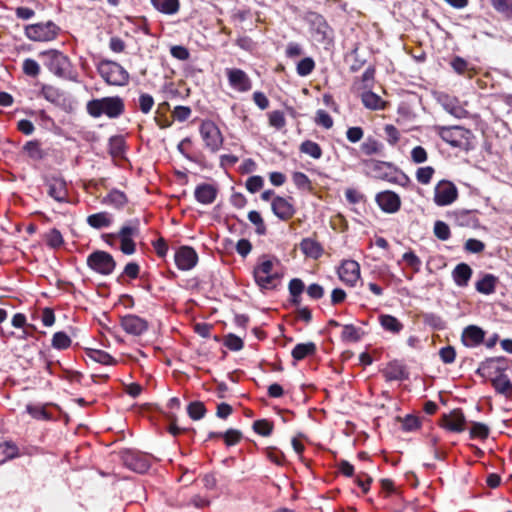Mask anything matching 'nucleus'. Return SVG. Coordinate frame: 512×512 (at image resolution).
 I'll return each mask as SVG.
<instances>
[{
    "instance_id": "nucleus-39",
    "label": "nucleus",
    "mask_w": 512,
    "mask_h": 512,
    "mask_svg": "<svg viewBox=\"0 0 512 512\" xmlns=\"http://www.w3.org/2000/svg\"><path fill=\"white\" fill-rule=\"evenodd\" d=\"M23 150L26 152L29 158L35 161L42 160L45 156L44 151L41 149L40 143L37 140L28 141Z\"/></svg>"
},
{
    "instance_id": "nucleus-14",
    "label": "nucleus",
    "mask_w": 512,
    "mask_h": 512,
    "mask_svg": "<svg viewBox=\"0 0 512 512\" xmlns=\"http://www.w3.org/2000/svg\"><path fill=\"white\" fill-rule=\"evenodd\" d=\"M225 75L229 86L234 91L246 93L252 89V81L244 70L240 68H226Z\"/></svg>"
},
{
    "instance_id": "nucleus-8",
    "label": "nucleus",
    "mask_w": 512,
    "mask_h": 512,
    "mask_svg": "<svg viewBox=\"0 0 512 512\" xmlns=\"http://www.w3.org/2000/svg\"><path fill=\"white\" fill-rule=\"evenodd\" d=\"M139 220H131L121 227L118 233L106 234L107 238L120 240V250L126 255H132L136 251V244L134 238L138 237Z\"/></svg>"
},
{
    "instance_id": "nucleus-1",
    "label": "nucleus",
    "mask_w": 512,
    "mask_h": 512,
    "mask_svg": "<svg viewBox=\"0 0 512 512\" xmlns=\"http://www.w3.org/2000/svg\"><path fill=\"white\" fill-rule=\"evenodd\" d=\"M506 368L507 365L505 357H494L481 362L477 369V373L482 376L499 373L495 378L492 379V386L497 393L507 397L512 391V382L509 377L503 373Z\"/></svg>"
},
{
    "instance_id": "nucleus-34",
    "label": "nucleus",
    "mask_w": 512,
    "mask_h": 512,
    "mask_svg": "<svg viewBox=\"0 0 512 512\" xmlns=\"http://www.w3.org/2000/svg\"><path fill=\"white\" fill-rule=\"evenodd\" d=\"M301 251L310 258L318 259L323 253L322 246L311 238H304L300 243Z\"/></svg>"
},
{
    "instance_id": "nucleus-44",
    "label": "nucleus",
    "mask_w": 512,
    "mask_h": 512,
    "mask_svg": "<svg viewBox=\"0 0 512 512\" xmlns=\"http://www.w3.org/2000/svg\"><path fill=\"white\" fill-rule=\"evenodd\" d=\"M45 241L47 246L52 249H58L64 244V239L61 232L53 228L45 235Z\"/></svg>"
},
{
    "instance_id": "nucleus-50",
    "label": "nucleus",
    "mask_w": 512,
    "mask_h": 512,
    "mask_svg": "<svg viewBox=\"0 0 512 512\" xmlns=\"http://www.w3.org/2000/svg\"><path fill=\"white\" fill-rule=\"evenodd\" d=\"M253 430L257 434L266 437V436L271 435V433L273 431V424H272V422H270L266 419L256 420L253 423Z\"/></svg>"
},
{
    "instance_id": "nucleus-24",
    "label": "nucleus",
    "mask_w": 512,
    "mask_h": 512,
    "mask_svg": "<svg viewBox=\"0 0 512 512\" xmlns=\"http://www.w3.org/2000/svg\"><path fill=\"white\" fill-rule=\"evenodd\" d=\"M484 337L485 331L482 328L476 325H469L464 328L461 341L464 346L473 348L479 346L484 341Z\"/></svg>"
},
{
    "instance_id": "nucleus-60",
    "label": "nucleus",
    "mask_w": 512,
    "mask_h": 512,
    "mask_svg": "<svg viewBox=\"0 0 512 512\" xmlns=\"http://www.w3.org/2000/svg\"><path fill=\"white\" fill-rule=\"evenodd\" d=\"M315 123L325 129H330L334 122L328 112L320 109L316 112Z\"/></svg>"
},
{
    "instance_id": "nucleus-51",
    "label": "nucleus",
    "mask_w": 512,
    "mask_h": 512,
    "mask_svg": "<svg viewBox=\"0 0 512 512\" xmlns=\"http://www.w3.org/2000/svg\"><path fill=\"white\" fill-rule=\"evenodd\" d=\"M268 118H269L270 126L276 128L278 130L284 128L286 125L285 115L280 110L271 111L268 114Z\"/></svg>"
},
{
    "instance_id": "nucleus-17",
    "label": "nucleus",
    "mask_w": 512,
    "mask_h": 512,
    "mask_svg": "<svg viewBox=\"0 0 512 512\" xmlns=\"http://www.w3.org/2000/svg\"><path fill=\"white\" fill-rule=\"evenodd\" d=\"M120 326L130 335L141 336L149 328L147 320L135 314H127L120 318Z\"/></svg>"
},
{
    "instance_id": "nucleus-5",
    "label": "nucleus",
    "mask_w": 512,
    "mask_h": 512,
    "mask_svg": "<svg viewBox=\"0 0 512 512\" xmlns=\"http://www.w3.org/2000/svg\"><path fill=\"white\" fill-rule=\"evenodd\" d=\"M305 20L309 25L310 35L315 42L324 46L332 43L333 30L321 14L308 12Z\"/></svg>"
},
{
    "instance_id": "nucleus-6",
    "label": "nucleus",
    "mask_w": 512,
    "mask_h": 512,
    "mask_svg": "<svg viewBox=\"0 0 512 512\" xmlns=\"http://www.w3.org/2000/svg\"><path fill=\"white\" fill-rule=\"evenodd\" d=\"M273 267V261L263 257L254 268V280L261 290H272L278 285L279 276L273 271Z\"/></svg>"
},
{
    "instance_id": "nucleus-37",
    "label": "nucleus",
    "mask_w": 512,
    "mask_h": 512,
    "mask_svg": "<svg viewBox=\"0 0 512 512\" xmlns=\"http://www.w3.org/2000/svg\"><path fill=\"white\" fill-rule=\"evenodd\" d=\"M316 351V345L313 342L299 343L292 350V357L297 360H303L309 355H313Z\"/></svg>"
},
{
    "instance_id": "nucleus-31",
    "label": "nucleus",
    "mask_w": 512,
    "mask_h": 512,
    "mask_svg": "<svg viewBox=\"0 0 512 512\" xmlns=\"http://www.w3.org/2000/svg\"><path fill=\"white\" fill-rule=\"evenodd\" d=\"M151 4L155 10L164 15H175L180 10L179 0H151Z\"/></svg>"
},
{
    "instance_id": "nucleus-56",
    "label": "nucleus",
    "mask_w": 512,
    "mask_h": 512,
    "mask_svg": "<svg viewBox=\"0 0 512 512\" xmlns=\"http://www.w3.org/2000/svg\"><path fill=\"white\" fill-rule=\"evenodd\" d=\"M222 438L224 439L226 446L231 447L238 444L241 441L242 433L237 429H228L226 432L223 433Z\"/></svg>"
},
{
    "instance_id": "nucleus-42",
    "label": "nucleus",
    "mask_w": 512,
    "mask_h": 512,
    "mask_svg": "<svg viewBox=\"0 0 512 512\" xmlns=\"http://www.w3.org/2000/svg\"><path fill=\"white\" fill-rule=\"evenodd\" d=\"M26 411L29 413L34 419L37 420H50L51 414L46 410V405L42 404H28L26 406Z\"/></svg>"
},
{
    "instance_id": "nucleus-55",
    "label": "nucleus",
    "mask_w": 512,
    "mask_h": 512,
    "mask_svg": "<svg viewBox=\"0 0 512 512\" xmlns=\"http://www.w3.org/2000/svg\"><path fill=\"white\" fill-rule=\"evenodd\" d=\"M109 153L113 157H120L124 153V140L121 137H112L109 140Z\"/></svg>"
},
{
    "instance_id": "nucleus-41",
    "label": "nucleus",
    "mask_w": 512,
    "mask_h": 512,
    "mask_svg": "<svg viewBox=\"0 0 512 512\" xmlns=\"http://www.w3.org/2000/svg\"><path fill=\"white\" fill-rule=\"evenodd\" d=\"M300 152L309 155L313 159H320L322 157V149L320 145L311 140H305L299 147Z\"/></svg>"
},
{
    "instance_id": "nucleus-26",
    "label": "nucleus",
    "mask_w": 512,
    "mask_h": 512,
    "mask_svg": "<svg viewBox=\"0 0 512 512\" xmlns=\"http://www.w3.org/2000/svg\"><path fill=\"white\" fill-rule=\"evenodd\" d=\"M217 194V187L208 183L197 185L194 191L195 199L204 205L212 204L215 201Z\"/></svg>"
},
{
    "instance_id": "nucleus-22",
    "label": "nucleus",
    "mask_w": 512,
    "mask_h": 512,
    "mask_svg": "<svg viewBox=\"0 0 512 512\" xmlns=\"http://www.w3.org/2000/svg\"><path fill=\"white\" fill-rule=\"evenodd\" d=\"M376 202L386 213H395L400 209V197L392 191H383L377 194Z\"/></svg>"
},
{
    "instance_id": "nucleus-43",
    "label": "nucleus",
    "mask_w": 512,
    "mask_h": 512,
    "mask_svg": "<svg viewBox=\"0 0 512 512\" xmlns=\"http://www.w3.org/2000/svg\"><path fill=\"white\" fill-rule=\"evenodd\" d=\"M71 338L63 331L56 332L52 337V347L57 350H65L71 346Z\"/></svg>"
},
{
    "instance_id": "nucleus-45",
    "label": "nucleus",
    "mask_w": 512,
    "mask_h": 512,
    "mask_svg": "<svg viewBox=\"0 0 512 512\" xmlns=\"http://www.w3.org/2000/svg\"><path fill=\"white\" fill-rule=\"evenodd\" d=\"M187 413L193 420H200L206 413L204 404L200 401L191 402L187 407Z\"/></svg>"
},
{
    "instance_id": "nucleus-64",
    "label": "nucleus",
    "mask_w": 512,
    "mask_h": 512,
    "mask_svg": "<svg viewBox=\"0 0 512 512\" xmlns=\"http://www.w3.org/2000/svg\"><path fill=\"white\" fill-rule=\"evenodd\" d=\"M245 185H246V189L250 193H256L260 189H262V187L264 185V180L261 176H258V175L251 176L247 179Z\"/></svg>"
},
{
    "instance_id": "nucleus-33",
    "label": "nucleus",
    "mask_w": 512,
    "mask_h": 512,
    "mask_svg": "<svg viewBox=\"0 0 512 512\" xmlns=\"http://www.w3.org/2000/svg\"><path fill=\"white\" fill-rule=\"evenodd\" d=\"M86 221L92 228L102 229L111 226L113 217L110 213L103 211L89 215Z\"/></svg>"
},
{
    "instance_id": "nucleus-4",
    "label": "nucleus",
    "mask_w": 512,
    "mask_h": 512,
    "mask_svg": "<svg viewBox=\"0 0 512 512\" xmlns=\"http://www.w3.org/2000/svg\"><path fill=\"white\" fill-rule=\"evenodd\" d=\"M438 136L453 148L468 151L472 148L473 133L462 126H437Z\"/></svg>"
},
{
    "instance_id": "nucleus-36",
    "label": "nucleus",
    "mask_w": 512,
    "mask_h": 512,
    "mask_svg": "<svg viewBox=\"0 0 512 512\" xmlns=\"http://www.w3.org/2000/svg\"><path fill=\"white\" fill-rule=\"evenodd\" d=\"M19 456V448L13 442L0 443V464Z\"/></svg>"
},
{
    "instance_id": "nucleus-25",
    "label": "nucleus",
    "mask_w": 512,
    "mask_h": 512,
    "mask_svg": "<svg viewBox=\"0 0 512 512\" xmlns=\"http://www.w3.org/2000/svg\"><path fill=\"white\" fill-rule=\"evenodd\" d=\"M499 278L491 273L481 274L475 283V289L478 293L483 295H491L495 293L499 284Z\"/></svg>"
},
{
    "instance_id": "nucleus-7",
    "label": "nucleus",
    "mask_w": 512,
    "mask_h": 512,
    "mask_svg": "<svg viewBox=\"0 0 512 512\" xmlns=\"http://www.w3.org/2000/svg\"><path fill=\"white\" fill-rule=\"evenodd\" d=\"M97 70L109 85L125 86L129 82V73L117 62L103 60L99 63Z\"/></svg>"
},
{
    "instance_id": "nucleus-48",
    "label": "nucleus",
    "mask_w": 512,
    "mask_h": 512,
    "mask_svg": "<svg viewBox=\"0 0 512 512\" xmlns=\"http://www.w3.org/2000/svg\"><path fill=\"white\" fill-rule=\"evenodd\" d=\"M249 221L256 226L258 235H265L267 232L264 220L258 211L252 210L248 213Z\"/></svg>"
},
{
    "instance_id": "nucleus-61",
    "label": "nucleus",
    "mask_w": 512,
    "mask_h": 512,
    "mask_svg": "<svg viewBox=\"0 0 512 512\" xmlns=\"http://www.w3.org/2000/svg\"><path fill=\"white\" fill-rule=\"evenodd\" d=\"M23 72L30 77H36L40 73V66L39 64L31 58H27L23 62Z\"/></svg>"
},
{
    "instance_id": "nucleus-15",
    "label": "nucleus",
    "mask_w": 512,
    "mask_h": 512,
    "mask_svg": "<svg viewBox=\"0 0 512 512\" xmlns=\"http://www.w3.org/2000/svg\"><path fill=\"white\" fill-rule=\"evenodd\" d=\"M364 165H365L367 174H369L370 176L377 178V179L386 180L389 182L394 181L393 174L395 171V167L391 163L385 162V161H379V160H375V159H370V160L364 161Z\"/></svg>"
},
{
    "instance_id": "nucleus-35",
    "label": "nucleus",
    "mask_w": 512,
    "mask_h": 512,
    "mask_svg": "<svg viewBox=\"0 0 512 512\" xmlns=\"http://www.w3.org/2000/svg\"><path fill=\"white\" fill-rule=\"evenodd\" d=\"M128 202L124 192L113 189L102 200V203L113 206L116 209H122Z\"/></svg>"
},
{
    "instance_id": "nucleus-12",
    "label": "nucleus",
    "mask_w": 512,
    "mask_h": 512,
    "mask_svg": "<svg viewBox=\"0 0 512 512\" xmlns=\"http://www.w3.org/2000/svg\"><path fill=\"white\" fill-rule=\"evenodd\" d=\"M44 184L47 188V194L59 203L69 202V193L67 182L61 176L46 177Z\"/></svg>"
},
{
    "instance_id": "nucleus-59",
    "label": "nucleus",
    "mask_w": 512,
    "mask_h": 512,
    "mask_svg": "<svg viewBox=\"0 0 512 512\" xmlns=\"http://www.w3.org/2000/svg\"><path fill=\"white\" fill-rule=\"evenodd\" d=\"M154 106V98L148 93H141L138 99V107L144 114H148Z\"/></svg>"
},
{
    "instance_id": "nucleus-29",
    "label": "nucleus",
    "mask_w": 512,
    "mask_h": 512,
    "mask_svg": "<svg viewBox=\"0 0 512 512\" xmlns=\"http://www.w3.org/2000/svg\"><path fill=\"white\" fill-rule=\"evenodd\" d=\"M387 381L404 380L408 377L405 366L398 361H392L382 370Z\"/></svg>"
},
{
    "instance_id": "nucleus-19",
    "label": "nucleus",
    "mask_w": 512,
    "mask_h": 512,
    "mask_svg": "<svg viewBox=\"0 0 512 512\" xmlns=\"http://www.w3.org/2000/svg\"><path fill=\"white\" fill-rule=\"evenodd\" d=\"M175 263L178 269L188 271L194 268L198 262L196 251L190 246H182L175 253Z\"/></svg>"
},
{
    "instance_id": "nucleus-53",
    "label": "nucleus",
    "mask_w": 512,
    "mask_h": 512,
    "mask_svg": "<svg viewBox=\"0 0 512 512\" xmlns=\"http://www.w3.org/2000/svg\"><path fill=\"white\" fill-rule=\"evenodd\" d=\"M433 230H434L435 236L439 240L446 241L451 236V232H450L449 226L445 222H443L441 220H437L434 223V229Z\"/></svg>"
},
{
    "instance_id": "nucleus-47",
    "label": "nucleus",
    "mask_w": 512,
    "mask_h": 512,
    "mask_svg": "<svg viewBox=\"0 0 512 512\" xmlns=\"http://www.w3.org/2000/svg\"><path fill=\"white\" fill-rule=\"evenodd\" d=\"M381 149V143L374 138H367L366 141L361 144V151L368 156L380 153Z\"/></svg>"
},
{
    "instance_id": "nucleus-54",
    "label": "nucleus",
    "mask_w": 512,
    "mask_h": 512,
    "mask_svg": "<svg viewBox=\"0 0 512 512\" xmlns=\"http://www.w3.org/2000/svg\"><path fill=\"white\" fill-rule=\"evenodd\" d=\"M434 173L435 170L431 166L420 167L416 172V179L419 183L427 185L430 183Z\"/></svg>"
},
{
    "instance_id": "nucleus-9",
    "label": "nucleus",
    "mask_w": 512,
    "mask_h": 512,
    "mask_svg": "<svg viewBox=\"0 0 512 512\" xmlns=\"http://www.w3.org/2000/svg\"><path fill=\"white\" fill-rule=\"evenodd\" d=\"M60 32V27L53 21L39 22L25 26V36L34 42H48L54 40Z\"/></svg>"
},
{
    "instance_id": "nucleus-2",
    "label": "nucleus",
    "mask_w": 512,
    "mask_h": 512,
    "mask_svg": "<svg viewBox=\"0 0 512 512\" xmlns=\"http://www.w3.org/2000/svg\"><path fill=\"white\" fill-rule=\"evenodd\" d=\"M44 66L58 77L75 80L76 75L72 69L70 59L62 52L50 49L39 53Z\"/></svg>"
},
{
    "instance_id": "nucleus-49",
    "label": "nucleus",
    "mask_w": 512,
    "mask_h": 512,
    "mask_svg": "<svg viewBox=\"0 0 512 512\" xmlns=\"http://www.w3.org/2000/svg\"><path fill=\"white\" fill-rule=\"evenodd\" d=\"M292 180L295 186L300 190L310 191L312 189L310 179L302 172H294Z\"/></svg>"
},
{
    "instance_id": "nucleus-16",
    "label": "nucleus",
    "mask_w": 512,
    "mask_h": 512,
    "mask_svg": "<svg viewBox=\"0 0 512 512\" xmlns=\"http://www.w3.org/2000/svg\"><path fill=\"white\" fill-rule=\"evenodd\" d=\"M121 457L123 464L137 473H144L150 468L148 456L139 451L125 450Z\"/></svg>"
},
{
    "instance_id": "nucleus-27",
    "label": "nucleus",
    "mask_w": 512,
    "mask_h": 512,
    "mask_svg": "<svg viewBox=\"0 0 512 512\" xmlns=\"http://www.w3.org/2000/svg\"><path fill=\"white\" fill-rule=\"evenodd\" d=\"M439 101L444 110L456 118H465L468 114V112L464 109L456 97L450 95H441Z\"/></svg>"
},
{
    "instance_id": "nucleus-21",
    "label": "nucleus",
    "mask_w": 512,
    "mask_h": 512,
    "mask_svg": "<svg viewBox=\"0 0 512 512\" xmlns=\"http://www.w3.org/2000/svg\"><path fill=\"white\" fill-rule=\"evenodd\" d=\"M465 416L461 409H454L444 414L441 419V425L451 432L460 433L465 429Z\"/></svg>"
},
{
    "instance_id": "nucleus-40",
    "label": "nucleus",
    "mask_w": 512,
    "mask_h": 512,
    "mask_svg": "<svg viewBox=\"0 0 512 512\" xmlns=\"http://www.w3.org/2000/svg\"><path fill=\"white\" fill-rule=\"evenodd\" d=\"M363 105L371 110H380L383 108V100L374 92L368 91L362 94Z\"/></svg>"
},
{
    "instance_id": "nucleus-38",
    "label": "nucleus",
    "mask_w": 512,
    "mask_h": 512,
    "mask_svg": "<svg viewBox=\"0 0 512 512\" xmlns=\"http://www.w3.org/2000/svg\"><path fill=\"white\" fill-rule=\"evenodd\" d=\"M86 355L91 360L104 365H113L116 363L115 359L109 353L103 350L89 348L86 350Z\"/></svg>"
},
{
    "instance_id": "nucleus-63",
    "label": "nucleus",
    "mask_w": 512,
    "mask_h": 512,
    "mask_svg": "<svg viewBox=\"0 0 512 512\" xmlns=\"http://www.w3.org/2000/svg\"><path fill=\"white\" fill-rule=\"evenodd\" d=\"M386 140L390 145H396L400 139L399 130L392 124H387L384 127Z\"/></svg>"
},
{
    "instance_id": "nucleus-30",
    "label": "nucleus",
    "mask_w": 512,
    "mask_h": 512,
    "mask_svg": "<svg viewBox=\"0 0 512 512\" xmlns=\"http://www.w3.org/2000/svg\"><path fill=\"white\" fill-rule=\"evenodd\" d=\"M378 320L383 330L393 335L400 334L404 328L403 323L390 314H381L379 315Z\"/></svg>"
},
{
    "instance_id": "nucleus-10",
    "label": "nucleus",
    "mask_w": 512,
    "mask_h": 512,
    "mask_svg": "<svg viewBox=\"0 0 512 512\" xmlns=\"http://www.w3.org/2000/svg\"><path fill=\"white\" fill-rule=\"evenodd\" d=\"M200 135L205 147L216 153L223 144V136L218 126L211 120H205L200 125Z\"/></svg>"
},
{
    "instance_id": "nucleus-32",
    "label": "nucleus",
    "mask_w": 512,
    "mask_h": 512,
    "mask_svg": "<svg viewBox=\"0 0 512 512\" xmlns=\"http://www.w3.org/2000/svg\"><path fill=\"white\" fill-rule=\"evenodd\" d=\"M41 95L49 102L58 105L63 106L66 102V96L63 91L60 89L51 86V85H44L41 90Z\"/></svg>"
},
{
    "instance_id": "nucleus-58",
    "label": "nucleus",
    "mask_w": 512,
    "mask_h": 512,
    "mask_svg": "<svg viewBox=\"0 0 512 512\" xmlns=\"http://www.w3.org/2000/svg\"><path fill=\"white\" fill-rule=\"evenodd\" d=\"M361 338L360 329L352 324L344 325L342 339L347 341H358Z\"/></svg>"
},
{
    "instance_id": "nucleus-18",
    "label": "nucleus",
    "mask_w": 512,
    "mask_h": 512,
    "mask_svg": "<svg viewBox=\"0 0 512 512\" xmlns=\"http://www.w3.org/2000/svg\"><path fill=\"white\" fill-rule=\"evenodd\" d=\"M271 209L273 214L282 221H288L296 213L291 197H273L271 201Z\"/></svg>"
},
{
    "instance_id": "nucleus-11",
    "label": "nucleus",
    "mask_w": 512,
    "mask_h": 512,
    "mask_svg": "<svg viewBox=\"0 0 512 512\" xmlns=\"http://www.w3.org/2000/svg\"><path fill=\"white\" fill-rule=\"evenodd\" d=\"M87 265L99 274L109 275L114 271L116 262L108 252L95 251L88 256Z\"/></svg>"
},
{
    "instance_id": "nucleus-52",
    "label": "nucleus",
    "mask_w": 512,
    "mask_h": 512,
    "mask_svg": "<svg viewBox=\"0 0 512 512\" xmlns=\"http://www.w3.org/2000/svg\"><path fill=\"white\" fill-rule=\"evenodd\" d=\"M493 8L509 18H512V0H491Z\"/></svg>"
},
{
    "instance_id": "nucleus-13",
    "label": "nucleus",
    "mask_w": 512,
    "mask_h": 512,
    "mask_svg": "<svg viewBox=\"0 0 512 512\" xmlns=\"http://www.w3.org/2000/svg\"><path fill=\"white\" fill-rule=\"evenodd\" d=\"M458 197L457 187L448 180L439 181L434 188V202L438 206L452 204Z\"/></svg>"
},
{
    "instance_id": "nucleus-3",
    "label": "nucleus",
    "mask_w": 512,
    "mask_h": 512,
    "mask_svg": "<svg viewBox=\"0 0 512 512\" xmlns=\"http://www.w3.org/2000/svg\"><path fill=\"white\" fill-rule=\"evenodd\" d=\"M124 108L123 99L119 96L93 99L86 105L87 113L94 118H99L102 115L112 119L118 118L123 114Z\"/></svg>"
},
{
    "instance_id": "nucleus-23",
    "label": "nucleus",
    "mask_w": 512,
    "mask_h": 512,
    "mask_svg": "<svg viewBox=\"0 0 512 512\" xmlns=\"http://www.w3.org/2000/svg\"><path fill=\"white\" fill-rule=\"evenodd\" d=\"M449 217L459 227L476 228L479 225L476 210H456L450 213Z\"/></svg>"
},
{
    "instance_id": "nucleus-62",
    "label": "nucleus",
    "mask_w": 512,
    "mask_h": 512,
    "mask_svg": "<svg viewBox=\"0 0 512 512\" xmlns=\"http://www.w3.org/2000/svg\"><path fill=\"white\" fill-rule=\"evenodd\" d=\"M402 259L413 269L415 273L420 271L421 260L413 251L404 253Z\"/></svg>"
},
{
    "instance_id": "nucleus-20",
    "label": "nucleus",
    "mask_w": 512,
    "mask_h": 512,
    "mask_svg": "<svg viewBox=\"0 0 512 512\" xmlns=\"http://www.w3.org/2000/svg\"><path fill=\"white\" fill-rule=\"evenodd\" d=\"M338 275L345 284L355 286L360 279V265L354 260H344L338 270Z\"/></svg>"
},
{
    "instance_id": "nucleus-57",
    "label": "nucleus",
    "mask_w": 512,
    "mask_h": 512,
    "mask_svg": "<svg viewBox=\"0 0 512 512\" xmlns=\"http://www.w3.org/2000/svg\"><path fill=\"white\" fill-rule=\"evenodd\" d=\"M489 435V427L480 422H474L470 429L471 438L486 439Z\"/></svg>"
},
{
    "instance_id": "nucleus-28",
    "label": "nucleus",
    "mask_w": 512,
    "mask_h": 512,
    "mask_svg": "<svg viewBox=\"0 0 512 512\" xmlns=\"http://www.w3.org/2000/svg\"><path fill=\"white\" fill-rule=\"evenodd\" d=\"M472 275L473 270L466 263H459L452 270L453 281L458 287H467Z\"/></svg>"
},
{
    "instance_id": "nucleus-46",
    "label": "nucleus",
    "mask_w": 512,
    "mask_h": 512,
    "mask_svg": "<svg viewBox=\"0 0 512 512\" xmlns=\"http://www.w3.org/2000/svg\"><path fill=\"white\" fill-rule=\"evenodd\" d=\"M315 68V61L311 57H305L297 64L296 71L299 76L305 77L312 73Z\"/></svg>"
}]
</instances>
